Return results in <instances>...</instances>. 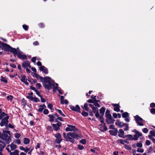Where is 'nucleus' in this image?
Masks as SVG:
<instances>
[{
	"label": "nucleus",
	"mask_w": 155,
	"mask_h": 155,
	"mask_svg": "<svg viewBox=\"0 0 155 155\" xmlns=\"http://www.w3.org/2000/svg\"><path fill=\"white\" fill-rule=\"evenodd\" d=\"M45 83L43 86L48 90L53 88V91H55L56 90V87H55V83L51 80V79L49 77H47L44 78Z\"/></svg>",
	"instance_id": "1"
},
{
	"label": "nucleus",
	"mask_w": 155,
	"mask_h": 155,
	"mask_svg": "<svg viewBox=\"0 0 155 155\" xmlns=\"http://www.w3.org/2000/svg\"><path fill=\"white\" fill-rule=\"evenodd\" d=\"M9 116L5 113L2 112L1 109H0V119L2 120L0 123V125L3 126L5 125L6 126L8 122V119Z\"/></svg>",
	"instance_id": "2"
},
{
	"label": "nucleus",
	"mask_w": 155,
	"mask_h": 155,
	"mask_svg": "<svg viewBox=\"0 0 155 155\" xmlns=\"http://www.w3.org/2000/svg\"><path fill=\"white\" fill-rule=\"evenodd\" d=\"M10 133V131L8 130H3L2 134H0V138L5 140L6 143H9L11 141Z\"/></svg>",
	"instance_id": "3"
},
{
	"label": "nucleus",
	"mask_w": 155,
	"mask_h": 155,
	"mask_svg": "<svg viewBox=\"0 0 155 155\" xmlns=\"http://www.w3.org/2000/svg\"><path fill=\"white\" fill-rule=\"evenodd\" d=\"M105 115L106 117V121L108 124H110L113 123L114 120L112 118L111 116L110 113V111L107 110H106Z\"/></svg>",
	"instance_id": "4"
},
{
	"label": "nucleus",
	"mask_w": 155,
	"mask_h": 155,
	"mask_svg": "<svg viewBox=\"0 0 155 155\" xmlns=\"http://www.w3.org/2000/svg\"><path fill=\"white\" fill-rule=\"evenodd\" d=\"M135 118L136 120L137 123L140 126H143L144 121L140 117L138 116L137 115L135 116Z\"/></svg>",
	"instance_id": "5"
},
{
	"label": "nucleus",
	"mask_w": 155,
	"mask_h": 155,
	"mask_svg": "<svg viewBox=\"0 0 155 155\" xmlns=\"http://www.w3.org/2000/svg\"><path fill=\"white\" fill-rule=\"evenodd\" d=\"M0 47L1 48L2 50H5L7 51H9L11 47L9 45L2 42L0 41Z\"/></svg>",
	"instance_id": "6"
},
{
	"label": "nucleus",
	"mask_w": 155,
	"mask_h": 155,
	"mask_svg": "<svg viewBox=\"0 0 155 155\" xmlns=\"http://www.w3.org/2000/svg\"><path fill=\"white\" fill-rule=\"evenodd\" d=\"M69 132L67 134L65 133H64L63 135L64 138L67 141L74 143V140L69 135Z\"/></svg>",
	"instance_id": "7"
},
{
	"label": "nucleus",
	"mask_w": 155,
	"mask_h": 155,
	"mask_svg": "<svg viewBox=\"0 0 155 155\" xmlns=\"http://www.w3.org/2000/svg\"><path fill=\"white\" fill-rule=\"evenodd\" d=\"M90 106L92 108L93 112L95 113V115L97 118L99 117V115L98 113V109L97 107H95L92 104H89Z\"/></svg>",
	"instance_id": "8"
},
{
	"label": "nucleus",
	"mask_w": 155,
	"mask_h": 155,
	"mask_svg": "<svg viewBox=\"0 0 155 155\" xmlns=\"http://www.w3.org/2000/svg\"><path fill=\"white\" fill-rule=\"evenodd\" d=\"M17 146L14 144L12 143L11 144L7 146L6 149L8 152H10L11 151L14 150L17 148Z\"/></svg>",
	"instance_id": "9"
},
{
	"label": "nucleus",
	"mask_w": 155,
	"mask_h": 155,
	"mask_svg": "<svg viewBox=\"0 0 155 155\" xmlns=\"http://www.w3.org/2000/svg\"><path fill=\"white\" fill-rule=\"evenodd\" d=\"M68 127H66L65 129L67 131H76L77 130L74 126L68 124Z\"/></svg>",
	"instance_id": "10"
},
{
	"label": "nucleus",
	"mask_w": 155,
	"mask_h": 155,
	"mask_svg": "<svg viewBox=\"0 0 155 155\" xmlns=\"http://www.w3.org/2000/svg\"><path fill=\"white\" fill-rule=\"evenodd\" d=\"M70 108L72 110L75 111H78L80 113L81 112L80 111V108L79 106L77 105L76 106H74L72 105L70 106Z\"/></svg>",
	"instance_id": "11"
},
{
	"label": "nucleus",
	"mask_w": 155,
	"mask_h": 155,
	"mask_svg": "<svg viewBox=\"0 0 155 155\" xmlns=\"http://www.w3.org/2000/svg\"><path fill=\"white\" fill-rule=\"evenodd\" d=\"M69 135L70 136L73 138L78 139L80 137V135L77 134L74 132H69Z\"/></svg>",
	"instance_id": "12"
},
{
	"label": "nucleus",
	"mask_w": 155,
	"mask_h": 155,
	"mask_svg": "<svg viewBox=\"0 0 155 155\" xmlns=\"http://www.w3.org/2000/svg\"><path fill=\"white\" fill-rule=\"evenodd\" d=\"M18 57L21 59H24L26 58V56L23 54L22 52H21L20 50H18L17 54Z\"/></svg>",
	"instance_id": "13"
},
{
	"label": "nucleus",
	"mask_w": 155,
	"mask_h": 155,
	"mask_svg": "<svg viewBox=\"0 0 155 155\" xmlns=\"http://www.w3.org/2000/svg\"><path fill=\"white\" fill-rule=\"evenodd\" d=\"M115 124L118 127L120 128L126 125L125 123H124L119 120H117L115 122Z\"/></svg>",
	"instance_id": "14"
},
{
	"label": "nucleus",
	"mask_w": 155,
	"mask_h": 155,
	"mask_svg": "<svg viewBox=\"0 0 155 155\" xmlns=\"http://www.w3.org/2000/svg\"><path fill=\"white\" fill-rule=\"evenodd\" d=\"M55 137L56 138V143H59L62 141L61 134L59 133H57L55 135Z\"/></svg>",
	"instance_id": "15"
},
{
	"label": "nucleus",
	"mask_w": 155,
	"mask_h": 155,
	"mask_svg": "<svg viewBox=\"0 0 155 155\" xmlns=\"http://www.w3.org/2000/svg\"><path fill=\"white\" fill-rule=\"evenodd\" d=\"M56 122H58L57 124H52V125L54 129V130H57L59 129V127L61 125V123L57 121H56Z\"/></svg>",
	"instance_id": "16"
},
{
	"label": "nucleus",
	"mask_w": 155,
	"mask_h": 155,
	"mask_svg": "<svg viewBox=\"0 0 155 155\" xmlns=\"http://www.w3.org/2000/svg\"><path fill=\"white\" fill-rule=\"evenodd\" d=\"M21 80L22 81L24 82L25 84L27 85L28 84V83L27 81V79L25 76L23 75H21Z\"/></svg>",
	"instance_id": "17"
},
{
	"label": "nucleus",
	"mask_w": 155,
	"mask_h": 155,
	"mask_svg": "<svg viewBox=\"0 0 155 155\" xmlns=\"http://www.w3.org/2000/svg\"><path fill=\"white\" fill-rule=\"evenodd\" d=\"M61 99V103L62 104H68V102L67 100L64 99V97L63 96H60Z\"/></svg>",
	"instance_id": "18"
},
{
	"label": "nucleus",
	"mask_w": 155,
	"mask_h": 155,
	"mask_svg": "<svg viewBox=\"0 0 155 155\" xmlns=\"http://www.w3.org/2000/svg\"><path fill=\"white\" fill-rule=\"evenodd\" d=\"M22 66L24 68L28 67L30 68V65L29 62L28 61H26L22 63Z\"/></svg>",
	"instance_id": "19"
},
{
	"label": "nucleus",
	"mask_w": 155,
	"mask_h": 155,
	"mask_svg": "<svg viewBox=\"0 0 155 155\" xmlns=\"http://www.w3.org/2000/svg\"><path fill=\"white\" fill-rule=\"evenodd\" d=\"M39 68L41 71H43L45 74L48 73V72L47 69L44 66L40 67Z\"/></svg>",
	"instance_id": "20"
},
{
	"label": "nucleus",
	"mask_w": 155,
	"mask_h": 155,
	"mask_svg": "<svg viewBox=\"0 0 155 155\" xmlns=\"http://www.w3.org/2000/svg\"><path fill=\"white\" fill-rule=\"evenodd\" d=\"M118 135L119 137H125V136L124 135V132L122 129H120L119 130V132H118Z\"/></svg>",
	"instance_id": "21"
},
{
	"label": "nucleus",
	"mask_w": 155,
	"mask_h": 155,
	"mask_svg": "<svg viewBox=\"0 0 155 155\" xmlns=\"http://www.w3.org/2000/svg\"><path fill=\"white\" fill-rule=\"evenodd\" d=\"M112 105L114 107V110L115 111L118 112L120 111L119 106L118 104H113Z\"/></svg>",
	"instance_id": "22"
},
{
	"label": "nucleus",
	"mask_w": 155,
	"mask_h": 155,
	"mask_svg": "<svg viewBox=\"0 0 155 155\" xmlns=\"http://www.w3.org/2000/svg\"><path fill=\"white\" fill-rule=\"evenodd\" d=\"M6 146L5 144L2 140L0 141V151L2 150V149L4 148Z\"/></svg>",
	"instance_id": "23"
},
{
	"label": "nucleus",
	"mask_w": 155,
	"mask_h": 155,
	"mask_svg": "<svg viewBox=\"0 0 155 155\" xmlns=\"http://www.w3.org/2000/svg\"><path fill=\"white\" fill-rule=\"evenodd\" d=\"M46 107L45 104L41 105L39 106V108L38 110V111L40 112H41L43 109Z\"/></svg>",
	"instance_id": "24"
},
{
	"label": "nucleus",
	"mask_w": 155,
	"mask_h": 155,
	"mask_svg": "<svg viewBox=\"0 0 155 155\" xmlns=\"http://www.w3.org/2000/svg\"><path fill=\"white\" fill-rule=\"evenodd\" d=\"M9 51H10L15 56L16 55H17L18 51L15 48H12L11 47Z\"/></svg>",
	"instance_id": "25"
},
{
	"label": "nucleus",
	"mask_w": 155,
	"mask_h": 155,
	"mask_svg": "<svg viewBox=\"0 0 155 155\" xmlns=\"http://www.w3.org/2000/svg\"><path fill=\"white\" fill-rule=\"evenodd\" d=\"M10 153V155H19V151L17 150H15L13 152H9Z\"/></svg>",
	"instance_id": "26"
},
{
	"label": "nucleus",
	"mask_w": 155,
	"mask_h": 155,
	"mask_svg": "<svg viewBox=\"0 0 155 155\" xmlns=\"http://www.w3.org/2000/svg\"><path fill=\"white\" fill-rule=\"evenodd\" d=\"M118 142L120 143L121 144H124L125 143H128V141L127 140H123L121 139L118 140H117Z\"/></svg>",
	"instance_id": "27"
},
{
	"label": "nucleus",
	"mask_w": 155,
	"mask_h": 155,
	"mask_svg": "<svg viewBox=\"0 0 155 155\" xmlns=\"http://www.w3.org/2000/svg\"><path fill=\"white\" fill-rule=\"evenodd\" d=\"M88 104L87 103H85L84 106H82L81 107L83 108V110H85L87 111H88Z\"/></svg>",
	"instance_id": "28"
},
{
	"label": "nucleus",
	"mask_w": 155,
	"mask_h": 155,
	"mask_svg": "<svg viewBox=\"0 0 155 155\" xmlns=\"http://www.w3.org/2000/svg\"><path fill=\"white\" fill-rule=\"evenodd\" d=\"M99 120H100V121H101V124L100 125V126H104V119L103 118V117H102L101 116H100V117H99Z\"/></svg>",
	"instance_id": "29"
},
{
	"label": "nucleus",
	"mask_w": 155,
	"mask_h": 155,
	"mask_svg": "<svg viewBox=\"0 0 155 155\" xmlns=\"http://www.w3.org/2000/svg\"><path fill=\"white\" fill-rule=\"evenodd\" d=\"M50 118L49 121L51 122H53L54 120L55 117L53 115H48Z\"/></svg>",
	"instance_id": "30"
},
{
	"label": "nucleus",
	"mask_w": 155,
	"mask_h": 155,
	"mask_svg": "<svg viewBox=\"0 0 155 155\" xmlns=\"http://www.w3.org/2000/svg\"><path fill=\"white\" fill-rule=\"evenodd\" d=\"M33 93L32 92L28 93V95L27 97V98L30 99L31 100L32 98L34 97L33 96Z\"/></svg>",
	"instance_id": "31"
},
{
	"label": "nucleus",
	"mask_w": 155,
	"mask_h": 155,
	"mask_svg": "<svg viewBox=\"0 0 155 155\" xmlns=\"http://www.w3.org/2000/svg\"><path fill=\"white\" fill-rule=\"evenodd\" d=\"M90 150L93 153L97 154V151H98V149L97 148H95L91 149Z\"/></svg>",
	"instance_id": "32"
},
{
	"label": "nucleus",
	"mask_w": 155,
	"mask_h": 155,
	"mask_svg": "<svg viewBox=\"0 0 155 155\" xmlns=\"http://www.w3.org/2000/svg\"><path fill=\"white\" fill-rule=\"evenodd\" d=\"M105 111V109L104 107H102L100 110V114L101 116L103 115Z\"/></svg>",
	"instance_id": "33"
},
{
	"label": "nucleus",
	"mask_w": 155,
	"mask_h": 155,
	"mask_svg": "<svg viewBox=\"0 0 155 155\" xmlns=\"http://www.w3.org/2000/svg\"><path fill=\"white\" fill-rule=\"evenodd\" d=\"M1 80L5 83H7L8 81L6 78L2 76H1Z\"/></svg>",
	"instance_id": "34"
},
{
	"label": "nucleus",
	"mask_w": 155,
	"mask_h": 155,
	"mask_svg": "<svg viewBox=\"0 0 155 155\" xmlns=\"http://www.w3.org/2000/svg\"><path fill=\"white\" fill-rule=\"evenodd\" d=\"M30 140L29 139L27 138H25L24 140V143L25 144H28L29 143Z\"/></svg>",
	"instance_id": "35"
},
{
	"label": "nucleus",
	"mask_w": 155,
	"mask_h": 155,
	"mask_svg": "<svg viewBox=\"0 0 155 155\" xmlns=\"http://www.w3.org/2000/svg\"><path fill=\"white\" fill-rule=\"evenodd\" d=\"M58 85L57 84V83H56L55 84V87H56V90H57L58 91L59 93L60 94H62V93L61 92V90L58 88Z\"/></svg>",
	"instance_id": "36"
},
{
	"label": "nucleus",
	"mask_w": 155,
	"mask_h": 155,
	"mask_svg": "<svg viewBox=\"0 0 155 155\" xmlns=\"http://www.w3.org/2000/svg\"><path fill=\"white\" fill-rule=\"evenodd\" d=\"M31 101L36 102L39 101V100L38 98L35 97V96L32 98Z\"/></svg>",
	"instance_id": "37"
},
{
	"label": "nucleus",
	"mask_w": 155,
	"mask_h": 155,
	"mask_svg": "<svg viewBox=\"0 0 155 155\" xmlns=\"http://www.w3.org/2000/svg\"><path fill=\"white\" fill-rule=\"evenodd\" d=\"M129 117V114L127 112L123 113L122 114V117L124 118H126Z\"/></svg>",
	"instance_id": "38"
},
{
	"label": "nucleus",
	"mask_w": 155,
	"mask_h": 155,
	"mask_svg": "<svg viewBox=\"0 0 155 155\" xmlns=\"http://www.w3.org/2000/svg\"><path fill=\"white\" fill-rule=\"evenodd\" d=\"M136 133L137 134V137L135 138V140H136L139 137L142 136V134L141 133H140L138 131L136 130Z\"/></svg>",
	"instance_id": "39"
},
{
	"label": "nucleus",
	"mask_w": 155,
	"mask_h": 155,
	"mask_svg": "<svg viewBox=\"0 0 155 155\" xmlns=\"http://www.w3.org/2000/svg\"><path fill=\"white\" fill-rule=\"evenodd\" d=\"M125 137H127L129 140H132L134 138L131 135H127L125 136Z\"/></svg>",
	"instance_id": "40"
},
{
	"label": "nucleus",
	"mask_w": 155,
	"mask_h": 155,
	"mask_svg": "<svg viewBox=\"0 0 155 155\" xmlns=\"http://www.w3.org/2000/svg\"><path fill=\"white\" fill-rule=\"evenodd\" d=\"M56 110L60 114L61 116H63L64 117L65 115H64L63 113L61 110L59 109H57Z\"/></svg>",
	"instance_id": "41"
},
{
	"label": "nucleus",
	"mask_w": 155,
	"mask_h": 155,
	"mask_svg": "<svg viewBox=\"0 0 155 155\" xmlns=\"http://www.w3.org/2000/svg\"><path fill=\"white\" fill-rule=\"evenodd\" d=\"M15 137L16 138H19L21 136V134L19 133H16L14 135Z\"/></svg>",
	"instance_id": "42"
},
{
	"label": "nucleus",
	"mask_w": 155,
	"mask_h": 155,
	"mask_svg": "<svg viewBox=\"0 0 155 155\" xmlns=\"http://www.w3.org/2000/svg\"><path fill=\"white\" fill-rule=\"evenodd\" d=\"M137 151L138 152L142 153L144 152V150L142 148H138L137 150Z\"/></svg>",
	"instance_id": "43"
},
{
	"label": "nucleus",
	"mask_w": 155,
	"mask_h": 155,
	"mask_svg": "<svg viewBox=\"0 0 155 155\" xmlns=\"http://www.w3.org/2000/svg\"><path fill=\"white\" fill-rule=\"evenodd\" d=\"M88 113L84 111H83L82 113V115L85 117L87 116L88 115Z\"/></svg>",
	"instance_id": "44"
},
{
	"label": "nucleus",
	"mask_w": 155,
	"mask_h": 155,
	"mask_svg": "<svg viewBox=\"0 0 155 155\" xmlns=\"http://www.w3.org/2000/svg\"><path fill=\"white\" fill-rule=\"evenodd\" d=\"M150 134L153 136H155V133L154 130H151L150 132Z\"/></svg>",
	"instance_id": "45"
},
{
	"label": "nucleus",
	"mask_w": 155,
	"mask_h": 155,
	"mask_svg": "<svg viewBox=\"0 0 155 155\" xmlns=\"http://www.w3.org/2000/svg\"><path fill=\"white\" fill-rule=\"evenodd\" d=\"M142 131L143 133H146L148 132V130L147 128H145L143 129Z\"/></svg>",
	"instance_id": "46"
},
{
	"label": "nucleus",
	"mask_w": 155,
	"mask_h": 155,
	"mask_svg": "<svg viewBox=\"0 0 155 155\" xmlns=\"http://www.w3.org/2000/svg\"><path fill=\"white\" fill-rule=\"evenodd\" d=\"M13 97L11 96H9L7 97V98L8 100L11 101L13 99Z\"/></svg>",
	"instance_id": "47"
},
{
	"label": "nucleus",
	"mask_w": 155,
	"mask_h": 155,
	"mask_svg": "<svg viewBox=\"0 0 155 155\" xmlns=\"http://www.w3.org/2000/svg\"><path fill=\"white\" fill-rule=\"evenodd\" d=\"M136 146L138 147H142V145L141 143H137Z\"/></svg>",
	"instance_id": "48"
},
{
	"label": "nucleus",
	"mask_w": 155,
	"mask_h": 155,
	"mask_svg": "<svg viewBox=\"0 0 155 155\" xmlns=\"http://www.w3.org/2000/svg\"><path fill=\"white\" fill-rule=\"evenodd\" d=\"M41 87V85L40 84L38 83L36 84V87L37 88H38V89H40Z\"/></svg>",
	"instance_id": "49"
},
{
	"label": "nucleus",
	"mask_w": 155,
	"mask_h": 155,
	"mask_svg": "<svg viewBox=\"0 0 155 155\" xmlns=\"http://www.w3.org/2000/svg\"><path fill=\"white\" fill-rule=\"evenodd\" d=\"M80 142L83 144H85L86 142V140L85 139H82L81 140Z\"/></svg>",
	"instance_id": "50"
},
{
	"label": "nucleus",
	"mask_w": 155,
	"mask_h": 155,
	"mask_svg": "<svg viewBox=\"0 0 155 155\" xmlns=\"http://www.w3.org/2000/svg\"><path fill=\"white\" fill-rule=\"evenodd\" d=\"M23 28L25 31L27 30L28 29V26L26 25H23Z\"/></svg>",
	"instance_id": "51"
},
{
	"label": "nucleus",
	"mask_w": 155,
	"mask_h": 155,
	"mask_svg": "<svg viewBox=\"0 0 155 155\" xmlns=\"http://www.w3.org/2000/svg\"><path fill=\"white\" fill-rule=\"evenodd\" d=\"M150 112L153 114H155V108H152L150 110Z\"/></svg>",
	"instance_id": "52"
},
{
	"label": "nucleus",
	"mask_w": 155,
	"mask_h": 155,
	"mask_svg": "<svg viewBox=\"0 0 155 155\" xmlns=\"http://www.w3.org/2000/svg\"><path fill=\"white\" fill-rule=\"evenodd\" d=\"M126 125L124 127H125V128H124V130H128V124H126Z\"/></svg>",
	"instance_id": "53"
},
{
	"label": "nucleus",
	"mask_w": 155,
	"mask_h": 155,
	"mask_svg": "<svg viewBox=\"0 0 155 155\" xmlns=\"http://www.w3.org/2000/svg\"><path fill=\"white\" fill-rule=\"evenodd\" d=\"M78 148L80 150H82L84 148V147L82 145H78Z\"/></svg>",
	"instance_id": "54"
},
{
	"label": "nucleus",
	"mask_w": 155,
	"mask_h": 155,
	"mask_svg": "<svg viewBox=\"0 0 155 155\" xmlns=\"http://www.w3.org/2000/svg\"><path fill=\"white\" fill-rule=\"evenodd\" d=\"M48 107L51 109H52V105L51 104H49L48 105Z\"/></svg>",
	"instance_id": "55"
},
{
	"label": "nucleus",
	"mask_w": 155,
	"mask_h": 155,
	"mask_svg": "<svg viewBox=\"0 0 155 155\" xmlns=\"http://www.w3.org/2000/svg\"><path fill=\"white\" fill-rule=\"evenodd\" d=\"M44 113L45 114H47L48 113V111L47 109H45L43 111Z\"/></svg>",
	"instance_id": "56"
},
{
	"label": "nucleus",
	"mask_w": 155,
	"mask_h": 155,
	"mask_svg": "<svg viewBox=\"0 0 155 155\" xmlns=\"http://www.w3.org/2000/svg\"><path fill=\"white\" fill-rule=\"evenodd\" d=\"M30 150V149L29 148H28L26 147V148H25L24 151L25 152L27 153L28 151Z\"/></svg>",
	"instance_id": "57"
},
{
	"label": "nucleus",
	"mask_w": 155,
	"mask_h": 155,
	"mask_svg": "<svg viewBox=\"0 0 155 155\" xmlns=\"http://www.w3.org/2000/svg\"><path fill=\"white\" fill-rule=\"evenodd\" d=\"M150 106L151 107H155V104L153 103H151L150 105Z\"/></svg>",
	"instance_id": "58"
},
{
	"label": "nucleus",
	"mask_w": 155,
	"mask_h": 155,
	"mask_svg": "<svg viewBox=\"0 0 155 155\" xmlns=\"http://www.w3.org/2000/svg\"><path fill=\"white\" fill-rule=\"evenodd\" d=\"M36 58L35 57L32 58L31 59V61L33 62H35L36 61Z\"/></svg>",
	"instance_id": "59"
},
{
	"label": "nucleus",
	"mask_w": 155,
	"mask_h": 155,
	"mask_svg": "<svg viewBox=\"0 0 155 155\" xmlns=\"http://www.w3.org/2000/svg\"><path fill=\"white\" fill-rule=\"evenodd\" d=\"M150 142L149 140H147L146 141V144L148 146L150 144Z\"/></svg>",
	"instance_id": "60"
},
{
	"label": "nucleus",
	"mask_w": 155,
	"mask_h": 155,
	"mask_svg": "<svg viewBox=\"0 0 155 155\" xmlns=\"http://www.w3.org/2000/svg\"><path fill=\"white\" fill-rule=\"evenodd\" d=\"M94 104L95 106L96 107H100V106L99 104H98L97 103H95Z\"/></svg>",
	"instance_id": "61"
},
{
	"label": "nucleus",
	"mask_w": 155,
	"mask_h": 155,
	"mask_svg": "<svg viewBox=\"0 0 155 155\" xmlns=\"http://www.w3.org/2000/svg\"><path fill=\"white\" fill-rule=\"evenodd\" d=\"M33 44L34 45H39V43L37 41H35L33 43Z\"/></svg>",
	"instance_id": "62"
},
{
	"label": "nucleus",
	"mask_w": 155,
	"mask_h": 155,
	"mask_svg": "<svg viewBox=\"0 0 155 155\" xmlns=\"http://www.w3.org/2000/svg\"><path fill=\"white\" fill-rule=\"evenodd\" d=\"M113 116L115 118H116L118 117V114L116 113H114L113 114Z\"/></svg>",
	"instance_id": "63"
},
{
	"label": "nucleus",
	"mask_w": 155,
	"mask_h": 155,
	"mask_svg": "<svg viewBox=\"0 0 155 155\" xmlns=\"http://www.w3.org/2000/svg\"><path fill=\"white\" fill-rule=\"evenodd\" d=\"M35 92H36V94L39 96H40V97L41 96L40 95V93L39 92H38L37 90H35Z\"/></svg>",
	"instance_id": "64"
}]
</instances>
